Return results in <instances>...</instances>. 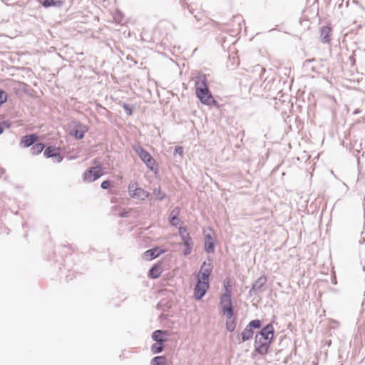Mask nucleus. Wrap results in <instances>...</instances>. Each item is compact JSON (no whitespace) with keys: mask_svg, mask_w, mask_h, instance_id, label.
I'll list each match as a JSON object with an SVG mask.
<instances>
[{"mask_svg":"<svg viewBox=\"0 0 365 365\" xmlns=\"http://www.w3.org/2000/svg\"><path fill=\"white\" fill-rule=\"evenodd\" d=\"M274 329L271 323L264 326L258 331L255 338V351L259 355L268 353L270 345L274 339Z\"/></svg>","mask_w":365,"mask_h":365,"instance_id":"obj_1","label":"nucleus"},{"mask_svg":"<svg viewBox=\"0 0 365 365\" xmlns=\"http://www.w3.org/2000/svg\"><path fill=\"white\" fill-rule=\"evenodd\" d=\"M195 93L201 103L206 106H218V103L214 99L212 93L209 90L207 79L205 74L199 73L196 76Z\"/></svg>","mask_w":365,"mask_h":365,"instance_id":"obj_2","label":"nucleus"},{"mask_svg":"<svg viewBox=\"0 0 365 365\" xmlns=\"http://www.w3.org/2000/svg\"><path fill=\"white\" fill-rule=\"evenodd\" d=\"M128 192L129 196L135 200L145 201L148 199L150 194L149 192L138 186L135 180H131L128 185Z\"/></svg>","mask_w":365,"mask_h":365,"instance_id":"obj_3","label":"nucleus"},{"mask_svg":"<svg viewBox=\"0 0 365 365\" xmlns=\"http://www.w3.org/2000/svg\"><path fill=\"white\" fill-rule=\"evenodd\" d=\"M133 150L139 156L140 160L145 164L148 169L152 171L155 170L156 162L147 150H145L138 143L133 145Z\"/></svg>","mask_w":365,"mask_h":365,"instance_id":"obj_4","label":"nucleus"},{"mask_svg":"<svg viewBox=\"0 0 365 365\" xmlns=\"http://www.w3.org/2000/svg\"><path fill=\"white\" fill-rule=\"evenodd\" d=\"M220 303L223 314L225 315L227 319H232L234 315V308L230 294L227 293L222 294Z\"/></svg>","mask_w":365,"mask_h":365,"instance_id":"obj_5","label":"nucleus"},{"mask_svg":"<svg viewBox=\"0 0 365 365\" xmlns=\"http://www.w3.org/2000/svg\"><path fill=\"white\" fill-rule=\"evenodd\" d=\"M103 175V168L101 165L91 167L87 169L83 174L84 181L93 182Z\"/></svg>","mask_w":365,"mask_h":365,"instance_id":"obj_6","label":"nucleus"},{"mask_svg":"<svg viewBox=\"0 0 365 365\" xmlns=\"http://www.w3.org/2000/svg\"><path fill=\"white\" fill-rule=\"evenodd\" d=\"M267 282V279L265 275L259 277L253 282L252 287L248 292L249 296L252 297L254 295H258L264 291Z\"/></svg>","mask_w":365,"mask_h":365,"instance_id":"obj_7","label":"nucleus"},{"mask_svg":"<svg viewBox=\"0 0 365 365\" xmlns=\"http://www.w3.org/2000/svg\"><path fill=\"white\" fill-rule=\"evenodd\" d=\"M73 125L74 126L71 130L70 134L73 135L77 140L83 139L86 133L88 131L87 126L79 122H74Z\"/></svg>","mask_w":365,"mask_h":365,"instance_id":"obj_8","label":"nucleus"},{"mask_svg":"<svg viewBox=\"0 0 365 365\" xmlns=\"http://www.w3.org/2000/svg\"><path fill=\"white\" fill-rule=\"evenodd\" d=\"M209 289V282L197 281L194 288V297L196 300H200Z\"/></svg>","mask_w":365,"mask_h":365,"instance_id":"obj_9","label":"nucleus"},{"mask_svg":"<svg viewBox=\"0 0 365 365\" xmlns=\"http://www.w3.org/2000/svg\"><path fill=\"white\" fill-rule=\"evenodd\" d=\"M252 71L254 73L259 74V78L260 81H262V83L259 85V86L264 90V91H269V88H267V85L269 83H266L267 77H265V73L267 72L266 69L262 67V66L257 64L252 67Z\"/></svg>","mask_w":365,"mask_h":365,"instance_id":"obj_10","label":"nucleus"},{"mask_svg":"<svg viewBox=\"0 0 365 365\" xmlns=\"http://www.w3.org/2000/svg\"><path fill=\"white\" fill-rule=\"evenodd\" d=\"M43 155L46 158H56L58 163L63 160V156L61 155L60 148L55 146H48L43 152Z\"/></svg>","mask_w":365,"mask_h":365,"instance_id":"obj_11","label":"nucleus"},{"mask_svg":"<svg viewBox=\"0 0 365 365\" xmlns=\"http://www.w3.org/2000/svg\"><path fill=\"white\" fill-rule=\"evenodd\" d=\"M38 139V137L35 133L26 135L21 138L20 144L24 148H29L36 143Z\"/></svg>","mask_w":365,"mask_h":365,"instance_id":"obj_12","label":"nucleus"},{"mask_svg":"<svg viewBox=\"0 0 365 365\" xmlns=\"http://www.w3.org/2000/svg\"><path fill=\"white\" fill-rule=\"evenodd\" d=\"M169 335L168 331L166 330H155L152 333V339L156 343L164 344L166 341L165 336Z\"/></svg>","mask_w":365,"mask_h":365,"instance_id":"obj_13","label":"nucleus"},{"mask_svg":"<svg viewBox=\"0 0 365 365\" xmlns=\"http://www.w3.org/2000/svg\"><path fill=\"white\" fill-rule=\"evenodd\" d=\"M180 210L178 207H175L170 212L169 222L172 226L177 227L182 222L178 218Z\"/></svg>","mask_w":365,"mask_h":365,"instance_id":"obj_14","label":"nucleus"},{"mask_svg":"<svg viewBox=\"0 0 365 365\" xmlns=\"http://www.w3.org/2000/svg\"><path fill=\"white\" fill-rule=\"evenodd\" d=\"M164 252V250L160 249L158 247H155L152 249L145 251L143 255L145 258L148 259H153Z\"/></svg>","mask_w":365,"mask_h":365,"instance_id":"obj_15","label":"nucleus"},{"mask_svg":"<svg viewBox=\"0 0 365 365\" xmlns=\"http://www.w3.org/2000/svg\"><path fill=\"white\" fill-rule=\"evenodd\" d=\"M317 61L315 58H311L306 60L303 63V67L304 70L307 72L309 71H313L316 72L317 71Z\"/></svg>","mask_w":365,"mask_h":365,"instance_id":"obj_16","label":"nucleus"},{"mask_svg":"<svg viewBox=\"0 0 365 365\" xmlns=\"http://www.w3.org/2000/svg\"><path fill=\"white\" fill-rule=\"evenodd\" d=\"M331 31V28L329 26H323L321 28L320 37L322 43H325L330 41Z\"/></svg>","mask_w":365,"mask_h":365,"instance_id":"obj_17","label":"nucleus"},{"mask_svg":"<svg viewBox=\"0 0 365 365\" xmlns=\"http://www.w3.org/2000/svg\"><path fill=\"white\" fill-rule=\"evenodd\" d=\"M162 273V267L159 264H154L152 266L148 272V276L152 279H157L160 277Z\"/></svg>","mask_w":365,"mask_h":365,"instance_id":"obj_18","label":"nucleus"},{"mask_svg":"<svg viewBox=\"0 0 365 365\" xmlns=\"http://www.w3.org/2000/svg\"><path fill=\"white\" fill-rule=\"evenodd\" d=\"M254 331L246 326L245 329L241 333V338L242 341H246L252 338Z\"/></svg>","mask_w":365,"mask_h":365,"instance_id":"obj_19","label":"nucleus"},{"mask_svg":"<svg viewBox=\"0 0 365 365\" xmlns=\"http://www.w3.org/2000/svg\"><path fill=\"white\" fill-rule=\"evenodd\" d=\"M45 148V145L42 143H35L31 148V153L34 155H36L40 154L43 149Z\"/></svg>","mask_w":365,"mask_h":365,"instance_id":"obj_20","label":"nucleus"},{"mask_svg":"<svg viewBox=\"0 0 365 365\" xmlns=\"http://www.w3.org/2000/svg\"><path fill=\"white\" fill-rule=\"evenodd\" d=\"M150 365H167V359L165 356H155L151 360Z\"/></svg>","mask_w":365,"mask_h":365,"instance_id":"obj_21","label":"nucleus"},{"mask_svg":"<svg viewBox=\"0 0 365 365\" xmlns=\"http://www.w3.org/2000/svg\"><path fill=\"white\" fill-rule=\"evenodd\" d=\"M215 240H205V245L204 249L205 251L208 253L211 254L215 252Z\"/></svg>","mask_w":365,"mask_h":365,"instance_id":"obj_22","label":"nucleus"},{"mask_svg":"<svg viewBox=\"0 0 365 365\" xmlns=\"http://www.w3.org/2000/svg\"><path fill=\"white\" fill-rule=\"evenodd\" d=\"M153 195H154L155 200L160 201L163 200L167 197V195L161 190L160 187L154 189Z\"/></svg>","mask_w":365,"mask_h":365,"instance_id":"obj_23","label":"nucleus"},{"mask_svg":"<svg viewBox=\"0 0 365 365\" xmlns=\"http://www.w3.org/2000/svg\"><path fill=\"white\" fill-rule=\"evenodd\" d=\"M212 270V266L211 264H207L206 262H204L200 269V272L202 274H207L208 277L210 276Z\"/></svg>","mask_w":365,"mask_h":365,"instance_id":"obj_24","label":"nucleus"},{"mask_svg":"<svg viewBox=\"0 0 365 365\" xmlns=\"http://www.w3.org/2000/svg\"><path fill=\"white\" fill-rule=\"evenodd\" d=\"M164 344L161 343H155L151 345L150 350L153 354H159L163 351Z\"/></svg>","mask_w":365,"mask_h":365,"instance_id":"obj_25","label":"nucleus"},{"mask_svg":"<svg viewBox=\"0 0 365 365\" xmlns=\"http://www.w3.org/2000/svg\"><path fill=\"white\" fill-rule=\"evenodd\" d=\"M194 17L197 20V21H202V24H199L198 28H201L204 24L207 23V21L208 20L207 18L202 13L195 14Z\"/></svg>","mask_w":365,"mask_h":365,"instance_id":"obj_26","label":"nucleus"},{"mask_svg":"<svg viewBox=\"0 0 365 365\" xmlns=\"http://www.w3.org/2000/svg\"><path fill=\"white\" fill-rule=\"evenodd\" d=\"M230 320H227L226 322V329L228 331H233L236 328V320L235 319H230Z\"/></svg>","mask_w":365,"mask_h":365,"instance_id":"obj_27","label":"nucleus"},{"mask_svg":"<svg viewBox=\"0 0 365 365\" xmlns=\"http://www.w3.org/2000/svg\"><path fill=\"white\" fill-rule=\"evenodd\" d=\"M247 326L252 330L253 329H259L262 326V322L259 319H254L250 322Z\"/></svg>","mask_w":365,"mask_h":365,"instance_id":"obj_28","label":"nucleus"},{"mask_svg":"<svg viewBox=\"0 0 365 365\" xmlns=\"http://www.w3.org/2000/svg\"><path fill=\"white\" fill-rule=\"evenodd\" d=\"M230 279L229 278H226L224 280V289L225 291V292L224 294L229 293L230 294V297H231L232 293H231V290L230 289Z\"/></svg>","mask_w":365,"mask_h":365,"instance_id":"obj_29","label":"nucleus"},{"mask_svg":"<svg viewBox=\"0 0 365 365\" xmlns=\"http://www.w3.org/2000/svg\"><path fill=\"white\" fill-rule=\"evenodd\" d=\"M184 247H193L192 239L190 235L185 237L184 239H182Z\"/></svg>","mask_w":365,"mask_h":365,"instance_id":"obj_30","label":"nucleus"},{"mask_svg":"<svg viewBox=\"0 0 365 365\" xmlns=\"http://www.w3.org/2000/svg\"><path fill=\"white\" fill-rule=\"evenodd\" d=\"M178 234L182 239H184L185 237L190 235V234L187 231V228L185 227H180L178 228Z\"/></svg>","mask_w":365,"mask_h":365,"instance_id":"obj_31","label":"nucleus"},{"mask_svg":"<svg viewBox=\"0 0 365 365\" xmlns=\"http://www.w3.org/2000/svg\"><path fill=\"white\" fill-rule=\"evenodd\" d=\"M123 14L117 10L114 14V20L115 21L116 23H118V24H122L123 23Z\"/></svg>","mask_w":365,"mask_h":365,"instance_id":"obj_32","label":"nucleus"},{"mask_svg":"<svg viewBox=\"0 0 365 365\" xmlns=\"http://www.w3.org/2000/svg\"><path fill=\"white\" fill-rule=\"evenodd\" d=\"M209 278L210 277H208L207 274H202L199 272V274L197 277L198 282H209Z\"/></svg>","mask_w":365,"mask_h":365,"instance_id":"obj_33","label":"nucleus"},{"mask_svg":"<svg viewBox=\"0 0 365 365\" xmlns=\"http://www.w3.org/2000/svg\"><path fill=\"white\" fill-rule=\"evenodd\" d=\"M40 2L45 7H49L56 5L55 0H40Z\"/></svg>","mask_w":365,"mask_h":365,"instance_id":"obj_34","label":"nucleus"},{"mask_svg":"<svg viewBox=\"0 0 365 365\" xmlns=\"http://www.w3.org/2000/svg\"><path fill=\"white\" fill-rule=\"evenodd\" d=\"M7 100V94L5 91L0 89V106H1Z\"/></svg>","mask_w":365,"mask_h":365,"instance_id":"obj_35","label":"nucleus"},{"mask_svg":"<svg viewBox=\"0 0 365 365\" xmlns=\"http://www.w3.org/2000/svg\"><path fill=\"white\" fill-rule=\"evenodd\" d=\"M123 108L125 110L127 115H131L133 114V108L130 105H128L127 103H123Z\"/></svg>","mask_w":365,"mask_h":365,"instance_id":"obj_36","label":"nucleus"},{"mask_svg":"<svg viewBox=\"0 0 365 365\" xmlns=\"http://www.w3.org/2000/svg\"><path fill=\"white\" fill-rule=\"evenodd\" d=\"M111 186V182L108 180H104L101 182V187L103 190H108Z\"/></svg>","mask_w":365,"mask_h":365,"instance_id":"obj_37","label":"nucleus"},{"mask_svg":"<svg viewBox=\"0 0 365 365\" xmlns=\"http://www.w3.org/2000/svg\"><path fill=\"white\" fill-rule=\"evenodd\" d=\"M178 154L180 156L183 155V148L182 146H176L174 150V155Z\"/></svg>","mask_w":365,"mask_h":365,"instance_id":"obj_38","label":"nucleus"},{"mask_svg":"<svg viewBox=\"0 0 365 365\" xmlns=\"http://www.w3.org/2000/svg\"><path fill=\"white\" fill-rule=\"evenodd\" d=\"M358 164L365 163V152L362 153V155L357 158Z\"/></svg>","mask_w":365,"mask_h":365,"instance_id":"obj_39","label":"nucleus"},{"mask_svg":"<svg viewBox=\"0 0 365 365\" xmlns=\"http://www.w3.org/2000/svg\"><path fill=\"white\" fill-rule=\"evenodd\" d=\"M192 247H185V249L183 250L184 255H188L192 252Z\"/></svg>","mask_w":365,"mask_h":365,"instance_id":"obj_40","label":"nucleus"},{"mask_svg":"<svg viewBox=\"0 0 365 365\" xmlns=\"http://www.w3.org/2000/svg\"><path fill=\"white\" fill-rule=\"evenodd\" d=\"M180 2L183 8H185V6H187L189 9L190 13L192 14V10L189 8L188 4L185 1V0H180Z\"/></svg>","mask_w":365,"mask_h":365,"instance_id":"obj_41","label":"nucleus"},{"mask_svg":"<svg viewBox=\"0 0 365 365\" xmlns=\"http://www.w3.org/2000/svg\"><path fill=\"white\" fill-rule=\"evenodd\" d=\"M205 240H214L210 234L205 235Z\"/></svg>","mask_w":365,"mask_h":365,"instance_id":"obj_42","label":"nucleus"},{"mask_svg":"<svg viewBox=\"0 0 365 365\" xmlns=\"http://www.w3.org/2000/svg\"><path fill=\"white\" fill-rule=\"evenodd\" d=\"M4 123H0V135L4 132Z\"/></svg>","mask_w":365,"mask_h":365,"instance_id":"obj_43","label":"nucleus"},{"mask_svg":"<svg viewBox=\"0 0 365 365\" xmlns=\"http://www.w3.org/2000/svg\"><path fill=\"white\" fill-rule=\"evenodd\" d=\"M120 216L121 217H128V212H121V213L120 214Z\"/></svg>","mask_w":365,"mask_h":365,"instance_id":"obj_44","label":"nucleus"},{"mask_svg":"<svg viewBox=\"0 0 365 365\" xmlns=\"http://www.w3.org/2000/svg\"><path fill=\"white\" fill-rule=\"evenodd\" d=\"M259 85V81L256 79V81L253 83L252 86H257Z\"/></svg>","mask_w":365,"mask_h":365,"instance_id":"obj_45","label":"nucleus"},{"mask_svg":"<svg viewBox=\"0 0 365 365\" xmlns=\"http://www.w3.org/2000/svg\"><path fill=\"white\" fill-rule=\"evenodd\" d=\"M343 185L344 187L345 192H346L349 190V187L344 182H343Z\"/></svg>","mask_w":365,"mask_h":365,"instance_id":"obj_46","label":"nucleus"},{"mask_svg":"<svg viewBox=\"0 0 365 365\" xmlns=\"http://www.w3.org/2000/svg\"><path fill=\"white\" fill-rule=\"evenodd\" d=\"M345 5H346V7L349 6V0H346L345 1Z\"/></svg>","mask_w":365,"mask_h":365,"instance_id":"obj_47","label":"nucleus"},{"mask_svg":"<svg viewBox=\"0 0 365 365\" xmlns=\"http://www.w3.org/2000/svg\"><path fill=\"white\" fill-rule=\"evenodd\" d=\"M4 173V170L1 168L0 169V175L3 174Z\"/></svg>","mask_w":365,"mask_h":365,"instance_id":"obj_48","label":"nucleus"},{"mask_svg":"<svg viewBox=\"0 0 365 365\" xmlns=\"http://www.w3.org/2000/svg\"><path fill=\"white\" fill-rule=\"evenodd\" d=\"M342 5H343V3L340 4L339 5V8H341V7L342 6Z\"/></svg>","mask_w":365,"mask_h":365,"instance_id":"obj_49","label":"nucleus"},{"mask_svg":"<svg viewBox=\"0 0 365 365\" xmlns=\"http://www.w3.org/2000/svg\"><path fill=\"white\" fill-rule=\"evenodd\" d=\"M353 2H354V4H358V1H355V0H354V1H353Z\"/></svg>","mask_w":365,"mask_h":365,"instance_id":"obj_50","label":"nucleus"},{"mask_svg":"<svg viewBox=\"0 0 365 365\" xmlns=\"http://www.w3.org/2000/svg\"><path fill=\"white\" fill-rule=\"evenodd\" d=\"M354 114L358 113V111L355 110V111L354 112Z\"/></svg>","mask_w":365,"mask_h":365,"instance_id":"obj_51","label":"nucleus"}]
</instances>
